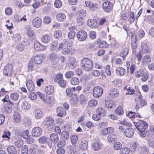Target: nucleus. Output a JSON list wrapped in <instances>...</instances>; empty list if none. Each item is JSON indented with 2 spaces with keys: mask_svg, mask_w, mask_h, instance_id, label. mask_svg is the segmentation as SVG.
<instances>
[{
  "mask_svg": "<svg viewBox=\"0 0 154 154\" xmlns=\"http://www.w3.org/2000/svg\"><path fill=\"white\" fill-rule=\"evenodd\" d=\"M80 66L83 70L86 71H89L92 69L93 64L90 59L87 58H84L81 60Z\"/></svg>",
  "mask_w": 154,
  "mask_h": 154,
  "instance_id": "obj_1",
  "label": "nucleus"
},
{
  "mask_svg": "<svg viewBox=\"0 0 154 154\" xmlns=\"http://www.w3.org/2000/svg\"><path fill=\"white\" fill-rule=\"evenodd\" d=\"M134 125L138 130H143L147 127L146 123L143 120H140L137 122H134Z\"/></svg>",
  "mask_w": 154,
  "mask_h": 154,
  "instance_id": "obj_2",
  "label": "nucleus"
},
{
  "mask_svg": "<svg viewBox=\"0 0 154 154\" xmlns=\"http://www.w3.org/2000/svg\"><path fill=\"white\" fill-rule=\"evenodd\" d=\"M103 93V89L100 86H97L95 87L93 91V96L96 98L100 97Z\"/></svg>",
  "mask_w": 154,
  "mask_h": 154,
  "instance_id": "obj_3",
  "label": "nucleus"
},
{
  "mask_svg": "<svg viewBox=\"0 0 154 154\" xmlns=\"http://www.w3.org/2000/svg\"><path fill=\"white\" fill-rule=\"evenodd\" d=\"M13 71V66L11 64H7L3 70V74L6 76H11Z\"/></svg>",
  "mask_w": 154,
  "mask_h": 154,
  "instance_id": "obj_4",
  "label": "nucleus"
},
{
  "mask_svg": "<svg viewBox=\"0 0 154 154\" xmlns=\"http://www.w3.org/2000/svg\"><path fill=\"white\" fill-rule=\"evenodd\" d=\"M42 133V129L40 127H36L34 128L32 131V136L35 137L40 136Z\"/></svg>",
  "mask_w": 154,
  "mask_h": 154,
  "instance_id": "obj_5",
  "label": "nucleus"
},
{
  "mask_svg": "<svg viewBox=\"0 0 154 154\" xmlns=\"http://www.w3.org/2000/svg\"><path fill=\"white\" fill-rule=\"evenodd\" d=\"M77 37L78 39L81 41L85 40L87 37V32L83 30L79 31L77 34Z\"/></svg>",
  "mask_w": 154,
  "mask_h": 154,
  "instance_id": "obj_6",
  "label": "nucleus"
},
{
  "mask_svg": "<svg viewBox=\"0 0 154 154\" xmlns=\"http://www.w3.org/2000/svg\"><path fill=\"white\" fill-rule=\"evenodd\" d=\"M18 107L20 106L22 109H28L31 106L28 102L25 100H20L18 103Z\"/></svg>",
  "mask_w": 154,
  "mask_h": 154,
  "instance_id": "obj_7",
  "label": "nucleus"
},
{
  "mask_svg": "<svg viewBox=\"0 0 154 154\" xmlns=\"http://www.w3.org/2000/svg\"><path fill=\"white\" fill-rule=\"evenodd\" d=\"M112 4L109 1L104 2L103 5V9L106 12H109L112 8Z\"/></svg>",
  "mask_w": 154,
  "mask_h": 154,
  "instance_id": "obj_8",
  "label": "nucleus"
},
{
  "mask_svg": "<svg viewBox=\"0 0 154 154\" xmlns=\"http://www.w3.org/2000/svg\"><path fill=\"white\" fill-rule=\"evenodd\" d=\"M141 48L142 53L147 54L150 52V47L148 44L146 43L142 42L141 43Z\"/></svg>",
  "mask_w": 154,
  "mask_h": 154,
  "instance_id": "obj_9",
  "label": "nucleus"
},
{
  "mask_svg": "<svg viewBox=\"0 0 154 154\" xmlns=\"http://www.w3.org/2000/svg\"><path fill=\"white\" fill-rule=\"evenodd\" d=\"M34 47L35 50L38 51H43L45 49V46L41 44L37 41L35 42Z\"/></svg>",
  "mask_w": 154,
  "mask_h": 154,
  "instance_id": "obj_10",
  "label": "nucleus"
},
{
  "mask_svg": "<svg viewBox=\"0 0 154 154\" xmlns=\"http://www.w3.org/2000/svg\"><path fill=\"white\" fill-rule=\"evenodd\" d=\"M134 133V130L132 128H127L125 130L124 134L126 137L131 138L133 137Z\"/></svg>",
  "mask_w": 154,
  "mask_h": 154,
  "instance_id": "obj_11",
  "label": "nucleus"
},
{
  "mask_svg": "<svg viewBox=\"0 0 154 154\" xmlns=\"http://www.w3.org/2000/svg\"><path fill=\"white\" fill-rule=\"evenodd\" d=\"M33 113L35 118L37 119H41L43 116L42 112L38 109H35L33 111Z\"/></svg>",
  "mask_w": 154,
  "mask_h": 154,
  "instance_id": "obj_12",
  "label": "nucleus"
},
{
  "mask_svg": "<svg viewBox=\"0 0 154 154\" xmlns=\"http://www.w3.org/2000/svg\"><path fill=\"white\" fill-rule=\"evenodd\" d=\"M42 22L40 18L36 17L33 19L32 24L33 26L36 28H38L41 26Z\"/></svg>",
  "mask_w": 154,
  "mask_h": 154,
  "instance_id": "obj_13",
  "label": "nucleus"
},
{
  "mask_svg": "<svg viewBox=\"0 0 154 154\" xmlns=\"http://www.w3.org/2000/svg\"><path fill=\"white\" fill-rule=\"evenodd\" d=\"M86 11L85 10H81L79 11L77 14V20L79 21V20L83 19L86 15Z\"/></svg>",
  "mask_w": 154,
  "mask_h": 154,
  "instance_id": "obj_14",
  "label": "nucleus"
},
{
  "mask_svg": "<svg viewBox=\"0 0 154 154\" xmlns=\"http://www.w3.org/2000/svg\"><path fill=\"white\" fill-rule=\"evenodd\" d=\"M56 112L57 116L60 117H63L66 114V110L62 107H58L56 109Z\"/></svg>",
  "mask_w": 154,
  "mask_h": 154,
  "instance_id": "obj_15",
  "label": "nucleus"
},
{
  "mask_svg": "<svg viewBox=\"0 0 154 154\" xmlns=\"http://www.w3.org/2000/svg\"><path fill=\"white\" fill-rule=\"evenodd\" d=\"M48 140H49V138L45 136H42L38 139L39 142L40 143L42 144H45L48 143V146L50 147H51L52 146V143L51 142L50 143H48Z\"/></svg>",
  "mask_w": 154,
  "mask_h": 154,
  "instance_id": "obj_16",
  "label": "nucleus"
},
{
  "mask_svg": "<svg viewBox=\"0 0 154 154\" xmlns=\"http://www.w3.org/2000/svg\"><path fill=\"white\" fill-rule=\"evenodd\" d=\"M44 123L46 126H52L54 122V120L51 117H48L46 118L44 120Z\"/></svg>",
  "mask_w": 154,
  "mask_h": 154,
  "instance_id": "obj_17",
  "label": "nucleus"
},
{
  "mask_svg": "<svg viewBox=\"0 0 154 154\" xmlns=\"http://www.w3.org/2000/svg\"><path fill=\"white\" fill-rule=\"evenodd\" d=\"M85 4L86 6H88L91 10H94L95 8H97V4L92 3L89 0L85 1Z\"/></svg>",
  "mask_w": 154,
  "mask_h": 154,
  "instance_id": "obj_18",
  "label": "nucleus"
},
{
  "mask_svg": "<svg viewBox=\"0 0 154 154\" xmlns=\"http://www.w3.org/2000/svg\"><path fill=\"white\" fill-rule=\"evenodd\" d=\"M43 59V56L41 54H37L34 57V61L36 64H40L42 62Z\"/></svg>",
  "mask_w": 154,
  "mask_h": 154,
  "instance_id": "obj_19",
  "label": "nucleus"
},
{
  "mask_svg": "<svg viewBox=\"0 0 154 154\" xmlns=\"http://www.w3.org/2000/svg\"><path fill=\"white\" fill-rule=\"evenodd\" d=\"M151 57L149 55H146L142 58V63L143 65L148 64L151 61Z\"/></svg>",
  "mask_w": 154,
  "mask_h": 154,
  "instance_id": "obj_20",
  "label": "nucleus"
},
{
  "mask_svg": "<svg viewBox=\"0 0 154 154\" xmlns=\"http://www.w3.org/2000/svg\"><path fill=\"white\" fill-rule=\"evenodd\" d=\"M56 16L57 20L60 22L64 21L66 18V15L63 13H58Z\"/></svg>",
  "mask_w": 154,
  "mask_h": 154,
  "instance_id": "obj_21",
  "label": "nucleus"
},
{
  "mask_svg": "<svg viewBox=\"0 0 154 154\" xmlns=\"http://www.w3.org/2000/svg\"><path fill=\"white\" fill-rule=\"evenodd\" d=\"M7 151L9 154H17V151L15 147L13 146H9L7 147Z\"/></svg>",
  "mask_w": 154,
  "mask_h": 154,
  "instance_id": "obj_22",
  "label": "nucleus"
},
{
  "mask_svg": "<svg viewBox=\"0 0 154 154\" xmlns=\"http://www.w3.org/2000/svg\"><path fill=\"white\" fill-rule=\"evenodd\" d=\"M128 49L127 47H125L123 48L122 50L121 51L119 55L122 57L123 60H124V58L128 55Z\"/></svg>",
  "mask_w": 154,
  "mask_h": 154,
  "instance_id": "obj_23",
  "label": "nucleus"
},
{
  "mask_svg": "<svg viewBox=\"0 0 154 154\" xmlns=\"http://www.w3.org/2000/svg\"><path fill=\"white\" fill-rule=\"evenodd\" d=\"M54 88L53 86L48 85L47 86L45 89V91L46 93L49 95H51L54 91Z\"/></svg>",
  "mask_w": 154,
  "mask_h": 154,
  "instance_id": "obj_24",
  "label": "nucleus"
},
{
  "mask_svg": "<svg viewBox=\"0 0 154 154\" xmlns=\"http://www.w3.org/2000/svg\"><path fill=\"white\" fill-rule=\"evenodd\" d=\"M50 139L54 143H56L59 140L58 136L56 134H52L50 135Z\"/></svg>",
  "mask_w": 154,
  "mask_h": 154,
  "instance_id": "obj_25",
  "label": "nucleus"
},
{
  "mask_svg": "<svg viewBox=\"0 0 154 154\" xmlns=\"http://www.w3.org/2000/svg\"><path fill=\"white\" fill-rule=\"evenodd\" d=\"M119 91L116 89H112L109 93L110 96L112 98H116L119 95Z\"/></svg>",
  "mask_w": 154,
  "mask_h": 154,
  "instance_id": "obj_26",
  "label": "nucleus"
},
{
  "mask_svg": "<svg viewBox=\"0 0 154 154\" xmlns=\"http://www.w3.org/2000/svg\"><path fill=\"white\" fill-rule=\"evenodd\" d=\"M105 105L107 108H112L115 107V103L113 100H109L107 101L105 100Z\"/></svg>",
  "mask_w": 154,
  "mask_h": 154,
  "instance_id": "obj_27",
  "label": "nucleus"
},
{
  "mask_svg": "<svg viewBox=\"0 0 154 154\" xmlns=\"http://www.w3.org/2000/svg\"><path fill=\"white\" fill-rule=\"evenodd\" d=\"M136 42V36H134V35H133L131 37V47L133 49V52L134 51V50L135 51L136 49L137 48V46Z\"/></svg>",
  "mask_w": 154,
  "mask_h": 154,
  "instance_id": "obj_28",
  "label": "nucleus"
},
{
  "mask_svg": "<svg viewBox=\"0 0 154 154\" xmlns=\"http://www.w3.org/2000/svg\"><path fill=\"white\" fill-rule=\"evenodd\" d=\"M88 142L86 140L82 141L80 144V149L83 150H85L87 149Z\"/></svg>",
  "mask_w": 154,
  "mask_h": 154,
  "instance_id": "obj_29",
  "label": "nucleus"
},
{
  "mask_svg": "<svg viewBox=\"0 0 154 154\" xmlns=\"http://www.w3.org/2000/svg\"><path fill=\"white\" fill-rule=\"evenodd\" d=\"M26 85L29 91H32L35 88L33 82L31 80L28 81L27 82Z\"/></svg>",
  "mask_w": 154,
  "mask_h": 154,
  "instance_id": "obj_30",
  "label": "nucleus"
},
{
  "mask_svg": "<svg viewBox=\"0 0 154 154\" xmlns=\"http://www.w3.org/2000/svg\"><path fill=\"white\" fill-rule=\"evenodd\" d=\"M125 70L121 67H118L116 70V72L117 75L120 76L123 75L125 73Z\"/></svg>",
  "mask_w": 154,
  "mask_h": 154,
  "instance_id": "obj_31",
  "label": "nucleus"
},
{
  "mask_svg": "<svg viewBox=\"0 0 154 154\" xmlns=\"http://www.w3.org/2000/svg\"><path fill=\"white\" fill-rule=\"evenodd\" d=\"M37 147H38V146L36 144H32L31 145L29 149V154H36L35 149H36Z\"/></svg>",
  "mask_w": 154,
  "mask_h": 154,
  "instance_id": "obj_32",
  "label": "nucleus"
},
{
  "mask_svg": "<svg viewBox=\"0 0 154 154\" xmlns=\"http://www.w3.org/2000/svg\"><path fill=\"white\" fill-rule=\"evenodd\" d=\"M51 39V36L47 34L42 36L41 39L42 42L45 43H48L50 41Z\"/></svg>",
  "mask_w": 154,
  "mask_h": 154,
  "instance_id": "obj_33",
  "label": "nucleus"
},
{
  "mask_svg": "<svg viewBox=\"0 0 154 154\" xmlns=\"http://www.w3.org/2000/svg\"><path fill=\"white\" fill-rule=\"evenodd\" d=\"M14 145L17 148H20L23 144V140L21 139H18L14 141Z\"/></svg>",
  "mask_w": 154,
  "mask_h": 154,
  "instance_id": "obj_34",
  "label": "nucleus"
},
{
  "mask_svg": "<svg viewBox=\"0 0 154 154\" xmlns=\"http://www.w3.org/2000/svg\"><path fill=\"white\" fill-rule=\"evenodd\" d=\"M107 139L110 143H114L117 139V137L114 134H110L108 135Z\"/></svg>",
  "mask_w": 154,
  "mask_h": 154,
  "instance_id": "obj_35",
  "label": "nucleus"
},
{
  "mask_svg": "<svg viewBox=\"0 0 154 154\" xmlns=\"http://www.w3.org/2000/svg\"><path fill=\"white\" fill-rule=\"evenodd\" d=\"M122 144L119 142L115 143L113 145V149L116 150H121L122 148Z\"/></svg>",
  "mask_w": 154,
  "mask_h": 154,
  "instance_id": "obj_36",
  "label": "nucleus"
},
{
  "mask_svg": "<svg viewBox=\"0 0 154 154\" xmlns=\"http://www.w3.org/2000/svg\"><path fill=\"white\" fill-rule=\"evenodd\" d=\"M71 84L73 85H76L78 84L80 82L79 79L76 77H72L70 81Z\"/></svg>",
  "mask_w": 154,
  "mask_h": 154,
  "instance_id": "obj_37",
  "label": "nucleus"
},
{
  "mask_svg": "<svg viewBox=\"0 0 154 154\" xmlns=\"http://www.w3.org/2000/svg\"><path fill=\"white\" fill-rule=\"evenodd\" d=\"M96 112L99 115L101 116H103L105 114V112L104 109L102 107H100L97 109Z\"/></svg>",
  "mask_w": 154,
  "mask_h": 154,
  "instance_id": "obj_38",
  "label": "nucleus"
},
{
  "mask_svg": "<svg viewBox=\"0 0 154 154\" xmlns=\"http://www.w3.org/2000/svg\"><path fill=\"white\" fill-rule=\"evenodd\" d=\"M14 119V121L17 122H19L20 121V117L19 114L17 112H14L13 116Z\"/></svg>",
  "mask_w": 154,
  "mask_h": 154,
  "instance_id": "obj_39",
  "label": "nucleus"
},
{
  "mask_svg": "<svg viewBox=\"0 0 154 154\" xmlns=\"http://www.w3.org/2000/svg\"><path fill=\"white\" fill-rule=\"evenodd\" d=\"M130 152L129 148L127 147H124L120 150V154H129Z\"/></svg>",
  "mask_w": 154,
  "mask_h": 154,
  "instance_id": "obj_40",
  "label": "nucleus"
},
{
  "mask_svg": "<svg viewBox=\"0 0 154 154\" xmlns=\"http://www.w3.org/2000/svg\"><path fill=\"white\" fill-rule=\"evenodd\" d=\"M72 50L74 51L75 49L72 48H65L63 49L62 51V53L63 54H68L71 52Z\"/></svg>",
  "mask_w": 154,
  "mask_h": 154,
  "instance_id": "obj_41",
  "label": "nucleus"
},
{
  "mask_svg": "<svg viewBox=\"0 0 154 154\" xmlns=\"http://www.w3.org/2000/svg\"><path fill=\"white\" fill-rule=\"evenodd\" d=\"M27 35L30 37H33L34 36L35 33L34 31L30 29V27H28L27 29Z\"/></svg>",
  "mask_w": 154,
  "mask_h": 154,
  "instance_id": "obj_42",
  "label": "nucleus"
},
{
  "mask_svg": "<svg viewBox=\"0 0 154 154\" xmlns=\"http://www.w3.org/2000/svg\"><path fill=\"white\" fill-rule=\"evenodd\" d=\"M87 23L88 26L92 28L94 27L96 24L95 20L92 19L88 20Z\"/></svg>",
  "mask_w": 154,
  "mask_h": 154,
  "instance_id": "obj_43",
  "label": "nucleus"
},
{
  "mask_svg": "<svg viewBox=\"0 0 154 154\" xmlns=\"http://www.w3.org/2000/svg\"><path fill=\"white\" fill-rule=\"evenodd\" d=\"M71 142L74 146H75L78 140V136L74 135L70 137Z\"/></svg>",
  "mask_w": 154,
  "mask_h": 154,
  "instance_id": "obj_44",
  "label": "nucleus"
},
{
  "mask_svg": "<svg viewBox=\"0 0 154 154\" xmlns=\"http://www.w3.org/2000/svg\"><path fill=\"white\" fill-rule=\"evenodd\" d=\"M19 97V94L17 93H15L11 94L10 98L14 101H17Z\"/></svg>",
  "mask_w": 154,
  "mask_h": 154,
  "instance_id": "obj_45",
  "label": "nucleus"
},
{
  "mask_svg": "<svg viewBox=\"0 0 154 154\" xmlns=\"http://www.w3.org/2000/svg\"><path fill=\"white\" fill-rule=\"evenodd\" d=\"M138 149L140 153L146 152L148 151V149L147 148L142 145L140 146L139 147H138Z\"/></svg>",
  "mask_w": 154,
  "mask_h": 154,
  "instance_id": "obj_46",
  "label": "nucleus"
},
{
  "mask_svg": "<svg viewBox=\"0 0 154 154\" xmlns=\"http://www.w3.org/2000/svg\"><path fill=\"white\" fill-rule=\"evenodd\" d=\"M115 112L119 115H122L124 113L122 107L121 106H119L115 110Z\"/></svg>",
  "mask_w": 154,
  "mask_h": 154,
  "instance_id": "obj_47",
  "label": "nucleus"
},
{
  "mask_svg": "<svg viewBox=\"0 0 154 154\" xmlns=\"http://www.w3.org/2000/svg\"><path fill=\"white\" fill-rule=\"evenodd\" d=\"M93 148L94 150H98L101 149L100 145L97 142H94L92 145Z\"/></svg>",
  "mask_w": 154,
  "mask_h": 154,
  "instance_id": "obj_48",
  "label": "nucleus"
},
{
  "mask_svg": "<svg viewBox=\"0 0 154 154\" xmlns=\"http://www.w3.org/2000/svg\"><path fill=\"white\" fill-rule=\"evenodd\" d=\"M28 147L26 145H24L21 150V154H28L29 152Z\"/></svg>",
  "mask_w": 154,
  "mask_h": 154,
  "instance_id": "obj_49",
  "label": "nucleus"
},
{
  "mask_svg": "<svg viewBox=\"0 0 154 154\" xmlns=\"http://www.w3.org/2000/svg\"><path fill=\"white\" fill-rule=\"evenodd\" d=\"M12 39L15 42H19L21 39V36L18 34H16L13 36Z\"/></svg>",
  "mask_w": 154,
  "mask_h": 154,
  "instance_id": "obj_50",
  "label": "nucleus"
},
{
  "mask_svg": "<svg viewBox=\"0 0 154 154\" xmlns=\"http://www.w3.org/2000/svg\"><path fill=\"white\" fill-rule=\"evenodd\" d=\"M97 104L98 101L95 100H91L88 103L89 106L91 107L95 106H97Z\"/></svg>",
  "mask_w": 154,
  "mask_h": 154,
  "instance_id": "obj_51",
  "label": "nucleus"
},
{
  "mask_svg": "<svg viewBox=\"0 0 154 154\" xmlns=\"http://www.w3.org/2000/svg\"><path fill=\"white\" fill-rule=\"evenodd\" d=\"M5 12L7 15H11L13 13V10L10 7H6L5 10Z\"/></svg>",
  "mask_w": 154,
  "mask_h": 154,
  "instance_id": "obj_52",
  "label": "nucleus"
},
{
  "mask_svg": "<svg viewBox=\"0 0 154 154\" xmlns=\"http://www.w3.org/2000/svg\"><path fill=\"white\" fill-rule=\"evenodd\" d=\"M146 73V72H145L143 69H140L137 72L136 74V77L137 78L141 77Z\"/></svg>",
  "mask_w": 154,
  "mask_h": 154,
  "instance_id": "obj_53",
  "label": "nucleus"
},
{
  "mask_svg": "<svg viewBox=\"0 0 154 154\" xmlns=\"http://www.w3.org/2000/svg\"><path fill=\"white\" fill-rule=\"evenodd\" d=\"M74 75V73L73 72L68 71L66 73L65 76L67 79H69L72 77Z\"/></svg>",
  "mask_w": 154,
  "mask_h": 154,
  "instance_id": "obj_54",
  "label": "nucleus"
},
{
  "mask_svg": "<svg viewBox=\"0 0 154 154\" xmlns=\"http://www.w3.org/2000/svg\"><path fill=\"white\" fill-rule=\"evenodd\" d=\"M66 152L68 154H74L73 147L70 146H68L66 149Z\"/></svg>",
  "mask_w": 154,
  "mask_h": 154,
  "instance_id": "obj_55",
  "label": "nucleus"
},
{
  "mask_svg": "<svg viewBox=\"0 0 154 154\" xmlns=\"http://www.w3.org/2000/svg\"><path fill=\"white\" fill-rule=\"evenodd\" d=\"M54 35L55 38H59L62 35V32L60 30L56 31Z\"/></svg>",
  "mask_w": 154,
  "mask_h": 154,
  "instance_id": "obj_56",
  "label": "nucleus"
},
{
  "mask_svg": "<svg viewBox=\"0 0 154 154\" xmlns=\"http://www.w3.org/2000/svg\"><path fill=\"white\" fill-rule=\"evenodd\" d=\"M17 48L18 51L20 52L22 51L24 49V44L22 43H19L17 46Z\"/></svg>",
  "mask_w": 154,
  "mask_h": 154,
  "instance_id": "obj_57",
  "label": "nucleus"
},
{
  "mask_svg": "<svg viewBox=\"0 0 154 154\" xmlns=\"http://www.w3.org/2000/svg\"><path fill=\"white\" fill-rule=\"evenodd\" d=\"M35 66V64L33 62H29L28 66V71H32L33 70H34Z\"/></svg>",
  "mask_w": 154,
  "mask_h": 154,
  "instance_id": "obj_58",
  "label": "nucleus"
},
{
  "mask_svg": "<svg viewBox=\"0 0 154 154\" xmlns=\"http://www.w3.org/2000/svg\"><path fill=\"white\" fill-rule=\"evenodd\" d=\"M30 98L32 100H35L37 97V95L34 92H31L29 95Z\"/></svg>",
  "mask_w": 154,
  "mask_h": 154,
  "instance_id": "obj_59",
  "label": "nucleus"
},
{
  "mask_svg": "<svg viewBox=\"0 0 154 154\" xmlns=\"http://www.w3.org/2000/svg\"><path fill=\"white\" fill-rule=\"evenodd\" d=\"M63 79V75L61 73H59L57 74L55 78L54 79L55 82H57L59 80Z\"/></svg>",
  "mask_w": 154,
  "mask_h": 154,
  "instance_id": "obj_60",
  "label": "nucleus"
},
{
  "mask_svg": "<svg viewBox=\"0 0 154 154\" xmlns=\"http://www.w3.org/2000/svg\"><path fill=\"white\" fill-rule=\"evenodd\" d=\"M62 5V3L60 0H56L54 2L55 7L57 8H60Z\"/></svg>",
  "mask_w": 154,
  "mask_h": 154,
  "instance_id": "obj_61",
  "label": "nucleus"
},
{
  "mask_svg": "<svg viewBox=\"0 0 154 154\" xmlns=\"http://www.w3.org/2000/svg\"><path fill=\"white\" fill-rule=\"evenodd\" d=\"M58 45V42L56 41H53L51 44V50L53 51Z\"/></svg>",
  "mask_w": 154,
  "mask_h": 154,
  "instance_id": "obj_62",
  "label": "nucleus"
},
{
  "mask_svg": "<svg viewBox=\"0 0 154 154\" xmlns=\"http://www.w3.org/2000/svg\"><path fill=\"white\" fill-rule=\"evenodd\" d=\"M134 13L133 12H131L130 14V17L129 19V22L131 23L134 21Z\"/></svg>",
  "mask_w": 154,
  "mask_h": 154,
  "instance_id": "obj_63",
  "label": "nucleus"
},
{
  "mask_svg": "<svg viewBox=\"0 0 154 154\" xmlns=\"http://www.w3.org/2000/svg\"><path fill=\"white\" fill-rule=\"evenodd\" d=\"M57 154H64L65 152V150L62 147H59L57 150Z\"/></svg>",
  "mask_w": 154,
  "mask_h": 154,
  "instance_id": "obj_64",
  "label": "nucleus"
}]
</instances>
